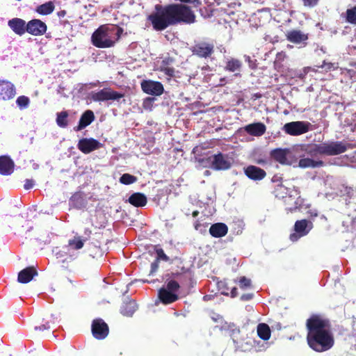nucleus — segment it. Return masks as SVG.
Segmentation results:
<instances>
[{"label":"nucleus","mask_w":356,"mask_h":356,"mask_svg":"<svg viewBox=\"0 0 356 356\" xmlns=\"http://www.w3.org/2000/svg\"><path fill=\"white\" fill-rule=\"evenodd\" d=\"M102 144L96 139L92 138H84L79 140L77 147L84 154H88L92 151L101 147Z\"/></svg>","instance_id":"nucleus-13"},{"label":"nucleus","mask_w":356,"mask_h":356,"mask_svg":"<svg viewBox=\"0 0 356 356\" xmlns=\"http://www.w3.org/2000/svg\"><path fill=\"white\" fill-rule=\"evenodd\" d=\"M211 318L214 322H217V323H222L223 322L222 317L220 314H218L213 313L211 316Z\"/></svg>","instance_id":"nucleus-48"},{"label":"nucleus","mask_w":356,"mask_h":356,"mask_svg":"<svg viewBox=\"0 0 356 356\" xmlns=\"http://www.w3.org/2000/svg\"><path fill=\"white\" fill-rule=\"evenodd\" d=\"M49 328H50V326H49L48 323H47L46 324H43L42 325H40V326H35V330H39V331H44V330H48Z\"/></svg>","instance_id":"nucleus-50"},{"label":"nucleus","mask_w":356,"mask_h":356,"mask_svg":"<svg viewBox=\"0 0 356 356\" xmlns=\"http://www.w3.org/2000/svg\"><path fill=\"white\" fill-rule=\"evenodd\" d=\"M124 95L108 88H103L92 94L91 98L94 102H105L108 100L118 101Z\"/></svg>","instance_id":"nucleus-9"},{"label":"nucleus","mask_w":356,"mask_h":356,"mask_svg":"<svg viewBox=\"0 0 356 356\" xmlns=\"http://www.w3.org/2000/svg\"><path fill=\"white\" fill-rule=\"evenodd\" d=\"M35 182L33 179H26L24 188L26 190H29L34 186Z\"/></svg>","instance_id":"nucleus-46"},{"label":"nucleus","mask_w":356,"mask_h":356,"mask_svg":"<svg viewBox=\"0 0 356 356\" xmlns=\"http://www.w3.org/2000/svg\"><path fill=\"white\" fill-rule=\"evenodd\" d=\"M311 124L305 121H294L286 123L283 131L291 136H299L307 133L309 130Z\"/></svg>","instance_id":"nucleus-8"},{"label":"nucleus","mask_w":356,"mask_h":356,"mask_svg":"<svg viewBox=\"0 0 356 356\" xmlns=\"http://www.w3.org/2000/svg\"><path fill=\"white\" fill-rule=\"evenodd\" d=\"M227 226L222 222H218L212 225L209 228L210 234L216 238H220L225 236L227 233Z\"/></svg>","instance_id":"nucleus-24"},{"label":"nucleus","mask_w":356,"mask_h":356,"mask_svg":"<svg viewBox=\"0 0 356 356\" xmlns=\"http://www.w3.org/2000/svg\"><path fill=\"white\" fill-rule=\"evenodd\" d=\"M257 334L260 339L267 341L270 337V330L266 323H259L257 328Z\"/></svg>","instance_id":"nucleus-30"},{"label":"nucleus","mask_w":356,"mask_h":356,"mask_svg":"<svg viewBox=\"0 0 356 356\" xmlns=\"http://www.w3.org/2000/svg\"><path fill=\"white\" fill-rule=\"evenodd\" d=\"M37 275L38 273L33 267H27L18 273L17 281L19 283L26 284Z\"/></svg>","instance_id":"nucleus-21"},{"label":"nucleus","mask_w":356,"mask_h":356,"mask_svg":"<svg viewBox=\"0 0 356 356\" xmlns=\"http://www.w3.org/2000/svg\"><path fill=\"white\" fill-rule=\"evenodd\" d=\"M128 202L136 207H143L147 204V199L141 193H134L129 197Z\"/></svg>","instance_id":"nucleus-26"},{"label":"nucleus","mask_w":356,"mask_h":356,"mask_svg":"<svg viewBox=\"0 0 356 356\" xmlns=\"http://www.w3.org/2000/svg\"><path fill=\"white\" fill-rule=\"evenodd\" d=\"M210 298H211V296H209V295L204 296L203 298V299L204 300H210Z\"/></svg>","instance_id":"nucleus-56"},{"label":"nucleus","mask_w":356,"mask_h":356,"mask_svg":"<svg viewBox=\"0 0 356 356\" xmlns=\"http://www.w3.org/2000/svg\"><path fill=\"white\" fill-rule=\"evenodd\" d=\"M240 287L245 289L251 285V280L245 277H241L239 280Z\"/></svg>","instance_id":"nucleus-41"},{"label":"nucleus","mask_w":356,"mask_h":356,"mask_svg":"<svg viewBox=\"0 0 356 356\" xmlns=\"http://www.w3.org/2000/svg\"><path fill=\"white\" fill-rule=\"evenodd\" d=\"M241 67V62L237 59L232 58L227 62L225 67L226 70L236 72H239Z\"/></svg>","instance_id":"nucleus-32"},{"label":"nucleus","mask_w":356,"mask_h":356,"mask_svg":"<svg viewBox=\"0 0 356 356\" xmlns=\"http://www.w3.org/2000/svg\"><path fill=\"white\" fill-rule=\"evenodd\" d=\"M155 9L156 12L148 16V20L156 31H163L180 23L190 24L195 21L194 13L184 4L172 3L164 7L156 5Z\"/></svg>","instance_id":"nucleus-1"},{"label":"nucleus","mask_w":356,"mask_h":356,"mask_svg":"<svg viewBox=\"0 0 356 356\" xmlns=\"http://www.w3.org/2000/svg\"><path fill=\"white\" fill-rule=\"evenodd\" d=\"M14 171V162L8 156H0V175H10Z\"/></svg>","instance_id":"nucleus-19"},{"label":"nucleus","mask_w":356,"mask_h":356,"mask_svg":"<svg viewBox=\"0 0 356 356\" xmlns=\"http://www.w3.org/2000/svg\"><path fill=\"white\" fill-rule=\"evenodd\" d=\"M200 161L203 163L204 166L208 165L216 170H228L232 166L231 159L227 155L221 153L209 156L206 159H202Z\"/></svg>","instance_id":"nucleus-5"},{"label":"nucleus","mask_w":356,"mask_h":356,"mask_svg":"<svg viewBox=\"0 0 356 356\" xmlns=\"http://www.w3.org/2000/svg\"><path fill=\"white\" fill-rule=\"evenodd\" d=\"M323 165V162L321 160L315 161L310 158H302L300 159L298 166L302 168H318Z\"/></svg>","instance_id":"nucleus-28"},{"label":"nucleus","mask_w":356,"mask_h":356,"mask_svg":"<svg viewBox=\"0 0 356 356\" xmlns=\"http://www.w3.org/2000/svg\"><path fill=\"white\" fill-rule=\"evenodd\" d=\"M55 6L52 1H48L38 6L35 11L41 15H48L53 13Z\"/></svg>","instance_id":"nucleus-29"},{"label":"nucleus","mask_w":356,"mask_h":356,"mask_svg":"<svg viewBox=\"0 0 356 356\" xmlns=\"http://www.w3.org/2000/svg\"><path fill=\"white\" fill-rule=\"evenodd\" d=\"M244 173L250 179L255 181H261L266 176L265 170L255 165H248L244 168Z\"/></svg>","instance_id":"nucleus-16"},{"label":"nucleus","mask_w":356,"mask_h":356,"mask_svg":"<svg viewBox=\"0 0 356 356\" xmlns=\"http://www.w3.org/2000/svg\"><path fill=\"white\" fill-rule=\"evenodd\" d=\"M56 255H63V254L60 252H58V253H56Z\"/></svg>","instance_id":"nucleus-58"},{"label":"nucleus","mask_w":356,"mask_h":356,"mask_svg":"<svg viewBox=\"0 0 356 356\" xmlns=\"http://www.w3.org/2000/svg\"><path fill=\"white\" fill-rule=\"evenodd\" d=\"M29 98L24 95L19 96L16 99V104L20 110L27 108L29 107Z\"/></svg>","instance_id":"nucleus-35"},{"label":"nucleus","mask_w":356,"mask_h":356,"mask_svg":"<svg viewBox=\"0 0 356 356\" xmlns=\"http://www.w3.org/2000/svg\"><path fill=\"white\" fill-rule=\"evenodd\" d=\"M175 1H180L181 3H191V4H193L195 7H198L200 5H201L200 0H175Z\"/></svg>","instance_id":"nucleus-43"},{"label":"nucleus","mask_w":356,"mask_h":356,"mask_svg":"<svg viewBox=\"0 0 356 356\" xmlns=\"http://www.w3.org/2000/svg\"><path fill=\"white\" fill-rule=\"evenodd\" d=\"M308 213L312 216V217H316L318 216V212L316 210H310L308 211Z\"/></svg>","instance_id":"nucleus-53"},{"label":"nucleus","mask_w":356,"mask_h":356,"mask_svg":"<svg viewBox=\"0 0 356 356\" xmlns=\"http://www.w3.org/2000/svg\"><path fill=\"white\" fill-rule=\"evenodd\" d=\"M119 181L124 185H129L137 181V177L129 173L123 174Z\"/></svg>","instance_id":"nucleus-34"},{"label":"nucleus","mask_w":356,"mask_h":356,"mask_svg":"<svg viewBox=\"0 0 356 356\" xmlns=\"http://www.w3.org/2000/svg\"><path fill=\"white\" fill-rule=\"evenodd\" d=\"M94 120L95 115L92 111L88 110L85 111L81 116L78 126L74 127V130L76 131H81V129L90 124Z\"/></svg>","instance_id":"nucleus-22"},{"label":"nucleus","mask_w":356,"mask_h":356,"mask_svg":"<svg viewBox=\"0 0 356 356\" xmlns=\"http://www.w3.org/2000/svg\"><path fill=\"white\" fill-rule=\"evenodd\" d=\"M47 29L46 24L38 19H32L26 24V31L35 36L42 35Z\"/></svg>","instance_id":"nucleus-14"},{"label":"nucleus","mask_w":356,"mask_h":356,"mask_svg":"<svg viewBox=\"0 0 356 356\" xmlns=\"http://www.w3.org/2000/svg\"><path fill=\"white\" fill-rule=\"evenodd\" d=\"M91 330L93 337L99 340L105 339L108 334V327L101 318L92 321Z\"/></svg>","instance_id":"nucleus-11"},{"label":"nucleus","mask_w":356,"mask_h":356,"mask_svg":"<svg viewBox=\"0 0 356 356\" xmlns=\"http://www.w3.org/2000/svg\"><path fill=\"white\" fill-rule=\"evenodd\" d=\"M286 38L289 41L296 43L300 44L302 42H305L307 39V35L303 33L302 31L298 30H292L287 33Z\"/></svg>","instance_id":"nucleus-23"},{"label":"nucleus","mask_w":356,"mask_h":356,"mask_svg":"<svg viewBox=\"0 0 356 356\" xmlns=\"http://www.w3.org/2000/svg\"><path fill=\"white\" fill-rule=\"evenodd\" d=\"M9 28L17 35H22L26 31V22L21 18H13L8 22Z\"/></svg>","instance_id":"nucleus-17"},{"label":"nucleus","mask_w":356,"mask_h":356,"mask_svg":"<svg viewBox=\"0 0 356 356\" xmlns=\"http://www.w3.org/2000/svg\"><path fill=\"white\" fill-rule=\"evenodd\" d=\"M137 308L136 302L134 300H130L122 304L120 312L123 316L130 317L132 316Z\"/></svg>","instance_id":"nucleus-27"},{"label":"nucleus","mask_w":356,"mask_h":356,"mask_svg":"<svg viewBox=\"0 0 356 356\" xmlns=\"http://www.w3.org/2000/svg\"><path fill=\"white\" fill-rule=\"evenodd\" d=\"M90 234H91V231L89 229H85V234L87 236H89Z\"/></svg>","instance_id":"nucleus-55"},{"label":"nucleus","mask_w":356,"mask_h":356,"mask_svg":"<svg viewBox=\"0 0 356 356\" xmlns=\"http://www.w3.org/2000/svg\"><path fill=\"white\" fill-rule=\"evenodd\" d=\"M321 147H323L322 143L312 145L307 149V152L312 156H316L318 154L323 155Z\"/></svg>","instance_id":"nucleus-33"},{"label":"nucleus","mask_w":356,"mask_h":356,"mask_svg":"<svg viewBox=\"0 0 356 356\" xmlns=\"http://www.w3.org/2000/svg\"><path fill=\"white\" fill-rule=\"evenodd\" d=\"M159 268V261L156 260L155 261L151 264V270L149 272V275H153Z\"/></svg>","instance_id":"nucleus-47"},{"label":"nucleus","mask_w":356,"mask_h":356,"mask_svg":"<svg viewBox=\"0 0 356 356\" xmlns=\"http://www.w3.org/2000/svg\"><path fill=\"white\" fill-rule=\"evenodd\" d=\"M307 341L309 346L317 353L331 349L334 339L329 322L318 316H313L307 321Z\"/></svg>","instance_id":"nucleus-2"},{"label":"nucleus","mask_w":356,"mask_h":356,"mask_svg":"<svg viewBox=\"0 0 356 356\" xmlns=\"http://www.w3.org/2000/svg\"><path fill=\"white\" fill-rule=\"evenodd\" d=\"M222 294L228 295V293L226 292H222Z\"/></svg>","instance_id":"nucleus-59"},{"label":"nucleus","mask_w":356,"mask_h":356,"mask_svg":"<svg viewBox=\"0 0 356 356\" xmlns=\"http://www.w3.org/2000/svg\"><path fill=\"white\" fill-rule=\"evenodd\" d=\"M162 70L165 72V74L168 75L169 76H174L175 70L172 67H167L163 69Z\"/></svg>","instance_id":"nucleus-49"},{"label":"nucleus","mask_w":356,"mask_h":356,"mask_svg":"<svg viewBox=\"0 0 356 356\" xmlns=\"http://www.w3.org/2000/svg\"><path fill=\"white\" fill-rule=\"evenodd\" d=\"M85 240L80 239L79 237H75L74 239L70 240L68 246L72 247L75 250H79L83 248Z\"/></svg>","instance_id":"nucleus-36"},{"label":"nucleus","mask_w":356,"mask_h":356,"mask_svg":"<svg viewBox=\"0 0 356 356\" xmlns=\"http://www.w3.org/2000/svg\"><path fill=\"white\" fill-rule=\"evenodd\" d=\"M141 88L144 92L155 96L162 95L164 90L160 82L151 80L143 81L141 83Z\"/></svg>","instance_id":"nucleus-12"},{"label":"nucleus","mask_w":356,"mask_h":356,"mask_svg":"<svg viewBox=\"0 0 356 356\" xmlns=\"http://www.w3.org/2000/svg\"><path fill=\"white\" fill-rule=\"evenodd\" d=\"M221 328L222 329H225V326H222Z\"/></svg>","instance_id":"nucleus-60"},{"label":"nucleus","mask_w":356,"mask_h":356,"mask_svg":"<svg viewBox=\"0 0 356 356\" xmlns=\"http://www.w3.org/2000/svg\"><path fill=\"white\" fill-rule=\"evenodd\" d=\"M277 197L284 199L286 204L289 205L286 210L290 212L299 211L302 212L307 208L303 204V199L300 196V191L298 188H289L283 185L278 186L275 190Z\"/></svg>","instance_id":"nucleus-4"},{"label":"nucleus","mask_w":356,"mask_h":356,"mask_svg":"<svg viewBox=\"0 0 356 356\" xmlns=\"http://www.w3.org/2000/svg\"><path fill=\"white\" fill-rule=\"evenodd\" d=\"M154 97H147L143 100V106L145 110H152L154 102Z\"/></svg>","instance_id":"nucleus-40"},{"label":"nucleus","mask_w":356,"mask_h":356,"mask_svg":"<svg viewBox=\"0 0 356 356\" xmlns=\"http://www.w3.org/2000/svg\"><path fill=\"white\" fill-rule=\"evenodd\" d=\"M313 228V223L306 219L297 220L294 225V233L290 234L289 238L293 242L298 241L301 237L309 234Z\"/></svg>","instance_id":"nucleus-7"},{"label":"nucleus","mask_w":356,"mask_h":356,"mask_svg":"<svg viewBox=\"0 0 356 356\" xmlns=\"http://www.w3.org/2000/svg\"><path fill=\"white\" fill-rule=\"evenodd\" d=\"M65 15H66V11L64 10H60L57 13V15L60 18L64 17L65 16Z\"/></svg>","instance_id":"nucleus-52"},{"label":"nucleus","mask_w":356,"mask_h":356,"mask_svg":"<svg viewBox=\"0 0 356 356\" xmlns=\"http://www.w3.org/2000/svg\"><path fill=\"white\" fill-rule=\"evenodd\" d=\"M285 57H286L285 53H284L283 51L278 52L276 54V57L275 59V62H274L275 65L276 66L281 65L282 62L284 60Z\"/></svg>","instance_id":"nucleus-42"},{"label":"nucleus","mask_w":356,"mask_h":356,"mask_svg":"<svg viewBox=\"0 0 356 356\" xmlns=\"http://www.w3.org/2000/svg\"><path fill=\"white\" fill-rule=\"evenodd\" d=\"M197 214H198V212H197V211H195L193 213V216H197Z\"/></svg>","instance_id":"nucleus-57"},{"label":"nucleus","mask_w":356,"mask_h":356,"mask_svg":"<svg viewBox=\"0 0 356 356\" xmlns=\"http://www.w3.org/2000/svg\"><path fill=\"white\" fill-rule=\"evenodd\" d=\"M122 33V28L111 24L99 26L92 35V44L99 48L113 47Z\"/></svg>","instance_id":"nucleus-3"},{"label":"nucleus","mask_w":356,"mask_h":356,"mask_svg":"<svg viewBox=\"0 0 356 356\" xmlns=\"http://www.w3.org/2000/svg\"><path fill=\"white\" fill-rule=\"evenodd\" d=\"M289 152L286 149H276L272 152V156L281 164L291 165V161L288 158Z\"/></svg>","instance_id":"nucleus-25"},{"label":"nucleus","mask_w":356,"mask_h":356,"mask_svg":"<svg viewBox=\"0 0 356 356\" xmlns=\"http://www.w3.org/2000/svg\"><path fill=\"white\" fill-rule=\"evenodd\" d=\"M158 297L159 300L164 305L172 303L178 300L177 293L168 291L165 286L161 287L159 290Z\"/></svg>","instance_id":"nucleus-18"},{"label":"nucleus","mask_w":356,"mask_h":356,"mask_svg":"<svg viewBox=\"0 0 356 356\" xmlns=\"http://www.w3.org/2000/svg\"><path fill=\"white\" fill-rule=\"evenodd\" d=\"M244 130L251 136H261L266 132V127L261 122H254L246 125Z\"/></svg>","instance_id":"nucleus-20"},{"label":"nucleus","mask_w":356,"mask_h":356,"mask_svg":"<svg viewBox=\"0 0 356 356\" xmlns=\"http://www.w3.org/2000/svg\"><path fill=\"white\" fill-rule=\"evenodd\" d=\"M231 332H232L231 337L232 338L234 343L235 344L236 349L243 350V351L245 350L241 346H240L238 345L239 343H238V339L236 338V334H239V332H240L239 329L234 327V328L232 329Z\"/></svg>","instance_id":"nucleus-38"},{"label":"nucleus","mask_w":356,"mask_h":356,"mask_svg":"<svg viewBox=\"0 0 356 356\" xmlns=\"http://www.w3.org/2000/svg\"><path fill=\"white\" fill-rule=\"evenodd\" d=\"M323 155L334 156L345 152L351 147V144L343 141H328L322 143Z\"/></svg>","instance_id":"nucleus-6"},{"label":"nucleus","mask_w":356,"mask_h":356,"mask_svg":"<svg viewBox=\"0 0 356 356\" xmlns=\"http://www.w3.org/2000/svg\"><path fill=\"white\" fill-rule=\"evenodd\" d=\"M237 295V289L236 287L232 288L231 291V296L232 297H236Z\"/></svg>","instance_id":"nucleus-54"},{"label":"nucleus","mask_w":356,"mask_h":356,"mask_svg":"<svg viewBox=\"0 0 356 356\" xmlns=\"http://www.w3.org/2000/svg\"><path fill=\"white\" fill-rule=\"evenodd\" d=\"M165 289H167L168 291H172L173 293H177V291L179 289V283L175 280H170L167 284L166 286H165Z\"/></svg>","instance_id":"nucleus-39"},{"label":"nucleus","mask_w":356,"mask_h":356,"mask_svg":"<svg viewBox=\"0 0 356 356\" xmlns=\"http://www.w3.org/2000/svg\"><path fill=\"white\" fill-rule=\"evenodd\" d=\"M16 95L15 86L10 81L0 80V99L10 100Z\"/></svg>","instance_id":"nucleus-15"},{"label":"nucleus","mask_w":356,"mask_h":356,"mask_svg":"<svg viewBox=\"0 0 356 356\" xmlns=\"http://www.w3.org/2000/svg\"><path fill=\"white\" fill-rule=\"evenodd\" d=\"M68 112L66 111H63L61 112L57 113L56 122L57 125L60 128H65L68 125Z\"/></svg>","instance_id":"nucleus-31"},{"label":"nucleus","mask_w":356,"mask_h":356,"mask_svg":"<svg viewBox=\"0 0 356 356\" xmlns=\"http://www.w3.org/2000/svg\"><path fill=\"white\" fill-rule=\"evenodd\" d=\"M346 20L350 24H356V6L347 10Z\"/></svg>","instance_id":"nucleus-37"},{"label":"nucleus","mask_w":356,"mask_h":356,"mask_svg":"<svg viewBox=\"0 0 356 356\" xmlns=\"http://www.w3.org/2000/svg\"><path fill=\"white\" fill-rule=\"evenodd\" d=\"M191 51L194 55L200 58H207L209 57L214 51V44L212 42L201 41L196 43Z\"/></svg>","instance_id":"nucleus-10"},{"label":"nucleus","mask_w":356,"mask_h":356,"mask_svg":"<svg viewBox=\"0 0 356 356\" xmlns=\"http://www.w3.org/2000/svg\"><path fill=\"white\" fill-rule=\"evenodd\" d=\"M252 298H253L252 293H246V294H243V296H241V300H243V301H248V300H251Z\"/></svg>","instance_id":"nucleus-51"},{"label":"nucleus","mask_w":356,"mask_h":356,"mask_svg":"<svg viewBox=\"0 0 356 356\" xmlns=\"http://www.w3.org/2000/svg\"><path fill=\"white\" fill-rule=\"evenodd\" d=\"M156 253H157V256H158L156 260H158V261L159 259H163L164 261L168 260V257L166 256V254L164 253V252L162 249L157 250Z\"/></svg>","instance_id":"nucleus-45"},{"label":"nucleus","mask_w":356,"mask_h":356,"mask_svg":"<svg viewBox=\"0 0 356 356\" xmlns=\"http://www.w3.org/2000/svg\"><path fill=\"white\" fill-rule=\"evenodd\" d=\"M319 0H302L304 6L309 8L314 7L317 5Z\"/></svg>","instance_id":"nucleus-44"}]
</instances>
